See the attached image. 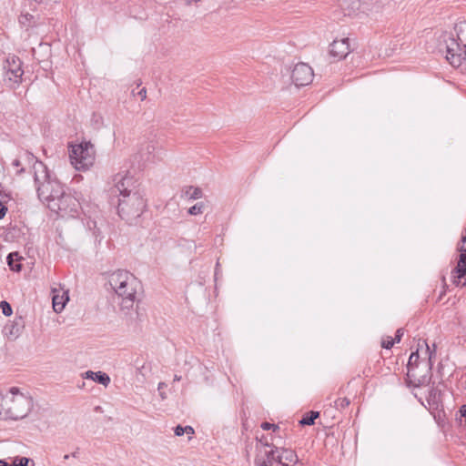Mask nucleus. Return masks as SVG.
I'll return each mask as SVG.
<instances>
[{
  "instance_id": "8",
  "label": "nucleus",
  "mask_w": 466,
  "mask_h": 466,
  "mask_svg": "<svg viewBox=\"0 0 466 466\" xmlns=\"http://www.w3.org/2000/svg\"><path fill=\"white\" fill-rule=\"evenodd\" d=\"M47 208L62 218H76L79 216L81 209L79 201L74 196L66 192L56 201L49 203Z\"/></svg>"
},
{
  "instance_id": "2",
  "label": "nucleus",
  "mask_w": 466,
  "mask_h": 466,
  "mask_svg": "<svg viewBox=\"0 0 466 466\" xmlns=\"http://www.w3.org/2000/svg\"><path fill=\"white\" fill-rule=\"evenodd\" d=\"M33 408L30 396L11 388L5 395H0V419L21 420L28 415Z\"/></svg>"
},
{
  "instance_id": "11",
  "label": "nucleus",
  "mask_w": 466,
  "mask_h": 466,
  "mask_svg": "<svg viewBox=\"0 0 466 466\" xmlns=\"http://www.w3.org/2000/svg\"><path fill=\"white\" fill-rule=\"evenodd\" d=\"M22 61L16 56H9L5 61L6 77L9 81L17 84L24 75Z\"/></svg>"
},
{
  "instance_id": "35",
  "label": "nucleus",
  "mask_w": 466,
  "mask_h": 466,
  "mask_svg": "<svg viewBox=\"0 0 466 466\" xmlns=\"http://www.w3.org/2000/svg\"><path fill=\"white\" fill-rule=\"evenodd\" d=\"M167 386V385L165 382H159L158 385H157V390L159 391V395H160L162 400H166L167 399V394H166L165 391H161V389H164Z\"/></svg>"
},
{
  "instance_id": "9",
  "label": "nucleus",
  "mask_w": 466,
  "mask_h": 466,
  "mask_svg": "<svg viewBox=\"0 0 466 466\" xmlns=\"http://www.w3.org/2000/svg\"><path fill=\"white\" fill-rule=\"evenodd\" d=\"M115 187L119 192V198L123 195H130L133 192H139L137 185L133 176L128 173L116 174L114 177Z\"/></svg>"
},
{
  "instance_id": "10",
  "label": "nucleus",
  "mask_w": 466,
  "mask_h": 466,
  "mask_svg": "<svg viewBox=\"0 0 466 466\" xmlns=\"http://www.w3.org/2000/svg\"><path fill=\"white\" fill-rule=\"evenodd\" d=\"M291 79L297 86H307L313 79V71L311 67L305 64H297L291 73Z\"/></svg>"
},
{
  "instance_id": "29",
  "label": "nucleus",
  "mask_w": 466,
  "mask_h": 466,
  "mask_svg": "<svg viewBox=\"0 0 466 466\" xmlns=\"http://www.w3.org/2000/svg\"><path fill=\"white\" fill-rule=\"evenodd\" d=\"M0 309H2V313L5 317H9L13 313L10 304L5 300L0 302Z\"/></svg>"
},
{
  "instance_id": "47",
  "label": "nucleus",
  "mask_w": 466,
  "mask_h": 466,
  "mask_svg": "<svg viewBox=\"0 0 466 466\" xmlns=\"http://www.w3.org/2000/svg\"><path fill=\"white\" fill-rule=\"evenodd\" d=\"M23 171H24V169H23V168H20V169H18V170H17V172H16V173H17V174H21Z\"/></svg>"
},
{
  "instance_id": "21",
  "label": "nucleus",
  "mask_w": 466,
  "mask_h": 466,
  "mask_svg": "<svg viewBox=\"0 0 466 466\" xmlns=\"http://www.w3.org/2000/svg\"><path fill=\"white\" fill-rule=\"evenodd\" d=\"M21 257L17 253H10L7 256V263L10 268L14 271L19 272L22 268V265L19 262Z\"/></svg>"
},
{
  "instance_id": "26",
  "label": "nucleus",
  "mask_w": 466,
  "mask_h": 466,
  "mask_svg": "<svg viewBox=\"0 0 466 466\" xmlns=\"http://www.w3.org/2000/svg\"><path fill=\"white\" fill-rule=\"evenodd\" d=\"M453 282L455 283L457 288H462L466 285V274L462 272H457L454 277Z\"/></svg>"
},
{
  "instance_id": "43",
  "label": "nucleus",
  "mask_w": 466,
  "mask_h": 466,
  "mask_svg": "<svg viewBox=\"0 0 466 466\" xmlns=\"http://www.w3.org/2000/svg\"><path fill=\"white\" fill-rule=\"evenodd\" d=\"M139 95L141 96L142 99H144V98L146 97V90H144V89H143V90H141V91L139 92Z\"/></svg>"
},
{
  "instance_id": "42",
  "label": "nucleus",
  "mask_w": 466,
  "mask_h": 466,
  "mask_svg": "<svg viewBox=\"0 0 466 466\" xmlns=\"http://www.w3.org/2000/svg\"><path fill=\"white\" fill-rule=\"evenodd\" d=\"M465 243H466V238H463V239H462V244H461V248H460V250H461V251H464V250H466V245H465Z\"/></svg>"
},
{
  "instance_id": "4",
  "label": "nucleus",
  "mask_w": 466,
  "mask_h": 466,
  "mask_svg": "<svg viewBox=\"0 0 466 466\" xmlns=\"http://www.w3.org/2000/svg\"><path fill=\"white\" fill-rule=\"evenodd\" d=\"M423 345L425 349L421 350V354L424 355V359H428L429 363L425 364V368H427L426 373L423 375L419 374V365L418 360L420 359L419 350L415 352H412L410 356L407 369V377L409 386L418 388L421 386H425L431 381V359L435 356V350H431L429 345L423 341Z\"/></svg>"
},
{
  "instance_id": "27",
  "label": "nucleus",
  "mask_w": 466,
  "mask_h": 466,
  "mask_svg": "<svg viewBox=\"0 0 466 466\" xmlns=\"http://www.w3.org/2000/svg\"><path fill=\"white\" fill-rule=\"evenodd\" d=\"M457 272H462L466 274V254L461 253L460 257V260L458 261Z\"/></svg>"
},
{
  "instance_id": "15",
  "label": "nucleus",
  "mask_w": 466,
  "mask_h": 466,
  "mask_svg": "<svg viewBox=\"0 0 466 466\" xmlns=\"http://www.w3.org/2000/svg\"><path fill=\"white\" fill-rule=\"evenodd\" d=\"M276 451L277 462L281 466H292L299 461L297 454L292 450L276 448Z\"/></svg>"
},
{
  "instance_id": "18",
  "label": "nucleus",
  "mask_w": 466,
  "mask_h": 466,
  "mask_svg": "<svg viewBox=\"0 0 466 466\" xmlns=\"http://www.w3.org/2000/svg\"><path fill=\"white\" fill-rule=\"evenodd\" d=\"M427 402L430 407V409L437 408L439 405V402L441 401V390L435 387H432L428 393L427 396Z\"/></svg>"
},
{
  "instance_id": "45",
  "label": "nucleus",
  "mask_w": 466,
  "mask_h": 466,
  "mask_svg": "<svg viewBox=\"0 0 466 466\" xmlns=\"http://www.w3.org/2000/svg\"><path fill=\"white\" fill-rule=\"evenodd\" d=\"M77 451H74L73 453L70 454L71 457H74V458H76L77 457Z\"/></svg>"
},
{
  "instance_id": "39",
  "label": "nucleus",
  "mask_w": 466,
  "mask_h": 466,
  "mask_svg": "<svg viewBox=\"0 0 466 466\" xmlns=\"http://www.w3.org/2000/svg\"><path fill=\"white\" fill-rule=\"evenodd\" d=\"M7 211V208L0 202V219L3 218Z\"/></svg>"
},
{
  "instance_id": "24",
  "label": "nucleus",
  "mask_w": 466,
  "mask_h": 466,
  "mask_svg": "<svg viewBox=\"0 0 466 466\" xmlns=\"http://www.w3.org/2000/svg\"><path fill=\"white\" fill-rule=\"evenodd\" d=\"M19 23L24 26H31L35 24V17L28 13L22 14L19 17Z\"/></svg>"
},
{
  "instance_id": "23",
  "label": "nucleus",
  "mask_w": 466,
  "mask_h": 466,
  "mask_svg": "<svg viewBox=\"0 0 466 466\" xmlns=\"http://www.w3.org/2000/svg\"><path fill=\"white\" fill-rule=\"evenodd\" d=\"M319 416V411H310V413L305 415L300 420L301 425H313L315 420Z\"/></svg>"
},
{
  "instance_id": "40",
  "label": "nucleus",
  "mask_w": 466,
  "mask_h": 466,
  "mask_svg": "<svg viewBox=\"0 0 466 466\" xmlns=\"http://www.w3.org/2000/svg\"><path fill=\"white\" fill-rule=\"evenodd\" d=\"M185 433L190 435L189 439H191V436L194 434V430L191 426H185L184 427Z\"/></svg>"
},
{
  "instance_id": "36",
  "label": "nucleus",
  "mask_w": 466,
  "mask_h": 466,
  "mask_svg": "<svg viewBox=\"0 0 466 466\" xmlns=\"http://www.w3.org/2000/svg\"><path fill=\"white\" fill-rule=\"evenodd\" d=\"M257 440L261 444L262 447L265 448V450H267L268 448H271L272 446L268 442V441L264 438V436H262L261 438H258L257 436Z\"/></svg>"
},
{
  "instance_id": "33",
  "label": "nucleus",
  "mask_w": 466,
  "mask_h": 466,
  "mask_svg": "<svg viewBox=\"0 0 466 466\" xmlns=\"http://www.w3.org/2000/svg\"><path fill=\"white\" fill-rule=\"evenodd\" d=\"M261 428H262V430H264V431L272 430L273 431H276L277 430H279V425H277V424H271V423L267 422V421H265V422H263V423L261 424Z\"/></svg>"
},
{
  "instance_id": "5",
  "label": "nucleus",
  "mask_w": 466,
  "mask_h": 466,
  "mask_svg": "<svg viewBox=\"0 0 466 466\" xmlns=\"http://www.w3.org/2000/svg\"><path fill=\"white\" fill-rule=\"evenodd\" d=\"M100 280L106 291H117L118 289L137 291L143 289L137 277L122 269L102 274Z\"/></svg>"
},
{
  "instance_id": "22",
  "label": "nucleus",
  "mask_w": 466,
  "mask_h": 466,
  "mask_svg": "<svg viewBox=\"0 0 466 466\" xmlns=\"http://www.w3.org/2000/svg\"><path fill=\"white\" fill-rule=\"evenodd\" d=\"M185 197L188 199H198L202 198V190L198 187H188L185 190Z\"/></svg>"
},
{
  "instance_id": "17",
  "label": "nucleus",
  "mask_w": 466,
  "mask_h": 466,
  "mask_svg": "<svg viewBox=\"0 0 466 466\" xmlns=\"http://www.w3.org/2000/svg\"><path fill=\"white\" fill-rule=\"evenodd\" d=\"M83 378L92 380L99 384L104 385L105 387L110 383V377L102 371L95 372L92 370H87L83 374Z\"/></svg>"
},
{
  "instance_id": "16",
  "label": "nucleus",
  "mask_w": 466,
  "mask_h": 466,
  "mask_svg": "<svg viewBox=\"0 0 466 466\" xmlns=\"http://www.w3.org/2000/svg\"><path fill=\"white\" fill-rule=\"evenodd\" d=\"M68 301V293H54V296L52 297L54 311L56 313H61Z\"/></svg>"
},
{
  "instance_id": "46",
  "label": "nucleus",
  "mask_w": 466,
  "mask_h": 466,
  "mask_svg": "<svg viewBox=\"0 0 466 466\" xmlns=\"http://www.w3.org/2000/svg\"><path fill=\"white\" fill-rule=\"evenodd\" d=\"M70 457H71V456H70V454H66V455L64 456V459H65V460H68Z\"/></svg>"
},
{
  "instance_id": "32",
  "label": "nucleus",
  "mask_w": 466,
  "mask_h": 466,
  "mask_svg": "<svg viewBox=\"0 0 466 466\" xmlns=\"http://www.w3.org/2000/svg\"><path fill=\"white\" fill-rule=\"evenodd\" d=\"M255 464L256 466H271L270 461H265V459L261 457V455L259 454L257 456L255 460Z\"/></svg>"
},
{
  "instance_id": "30",
  "label": "nucleus",
  "mask_w": 466,
  "mask_h": 466,
  "mask_svg": "<svg viewBox=\"0 0 466 466\" xmlns=\"http://www.w3.org/2000/svg\"><path fill=\"white\" fill-rule=\"evenodd\" d=\"M350 405V400L347 398H339L334 401L336 409H344Z\"/></svg>"
},
{
  "instance_id": "31",
  "label": "nucleus",
  "mask_w": 466,
  "mask_h": 466,
  "mask_svg": "<svg viewBox=\"0 0 466 466\" xmlns=\"http://www.w3.org/2000/svg\"><path fill=\"white\" fill-rule=\"evenodd\" d=\"M203 208L204 205L202 203H198L188 209V213L194 216L201 214L203 212Z\"/></svg>"
},
{
  "instance_id": "14",
  "label": "nucleus",
  "mask_w": 466,
  "mask_h": 466,
  "mask_svg": "<svg viewBox=\"0 0 466 466\" xmlns=\"http://www.w3.org/2000/svg\"><path fill=\"white\" fill-rule=\"evenodd\" d=\"M25 328V320L22 316H15L14 320L9 321L4 328L5 336L10 339H17Z\"/></svg>"
},
{
  "instance_id": "44",
  "label": "nucleus",
  "mask_w": 466,
  "mask_h": 466,
  "mask_svg": "<svg viewBox=\"0 0 466 466\" xmlns=\"http://www.w3.org/2000/svg\"><path fill=\"white\" fill-rule=\"evenodd\" d=\"M179 380H181V376H179V375H175V376H174V381H179Z\"/></svg>"
},
{
  "instance_id": "37",
  "label": "nucleus",
  "mask_w": 466,
  "mask_h": 466,
  "mask_svg": "<svg viewBox=\"0 0 466 466\" xmlns=\"http://www.w3.org/2000/svg\"><path fill=\"white\" fill-rule=\"evenodd\" d=\"M174 432L177 436H182L185 434V430H184V427L183 426H180V425H177L175 429H174Z\"/></svg>"
},
{
  "instance_id": "20",
  "label": "nucleus",
  "mask_w": 466,
  "mask_h": 466,
  "mask_svg": "<svg viewBox=\"0 0 466 466\" xmlns=\"http://www.w3.org/2000/svg\"><path fill=\"white\" fill-rule=\"evenodd\" d=\"M34 461L26 457H15L11 463L0 460V466H34Z\"/></svg>"
},
{
  "instance_id": "19",
  "label": "nucleus",
  "mask_w": 466,
  "mask_h": 466,
  "mask_svg": "<svg viewBox=\"0 0 466 466\" xmlns=\"http://www.w3.org/2000/svg\"><path fill=\"white\" fill-rule=\"evenodd\" d=\"M346 15H352L360 8V0H339Z\"/></svg>"
},
{
  "instance_id": "13",
  "label": "nucleus",
  "mask_w": 466,
  "mask_h": 466,
  "mask_svg": "<svg viewBox=\"0 0 466 466\" xmlns=\"http://www.w3.org/2000/svg\"><path fill=\"white\" fill-rule=\"evenodd\" d=\"M329 55L337 59L345 58L350 53V43L348 38L335 39L329 46Z\"/></svg>"
},
{
  "instance_id": "7",
  "label": "nucleus",
  "mask_w": 466,
  "mask_h": 466,
  "mask_svg": "<svg viewBox=\"0 0 466 466\" xmlns=\"http://www.w3.org/2000/svg\"><path fill=\"white\" fill-rule=\"evenodd\" d=\"M69 157L72 166L76 170H87L95 163V147L90 142H82L72 145L69 150Z\"/></svg>"
},
{
  "instance_id": "12",
  "label": "nucleus",
  "mask_w": 466,
  "mask_h": 466,
  "mask_svg": "<svg viewBox=\"0 0 466 466\" xmlns=\"http://www.w3.org/2000/svg\"><path fill=\"white\" fill-rule=\"evenodd\" d=\"M135 293H114L112 301L119 307V309L124 314H129L133 310L135 305Z\"/></svg>"
},
{
  "instance_id": "41",
  "label": "nucleus",
  "mask_w": 466,
  "mask_h": 466,
  "mask_svg": "<svg viewBox=\"0 0 466 466\" xmlns=\"http://www.w3.org/2000/svg\"><path fill=\"white\" fill-rule=\"evenodd\" d=\"M12 166L15 167H19L21 166V162L19 159H14L12 162Z\"/></svg>"
},
{
  "instance_id": "1",
  "label": "nucleus",
  "mask_w": 466,
  "mask_h": 466,
  "mask_svg": "<svg viewBox=\"0 0 466 466\" xmlns=\"http://www.w3.org/2000/svg\"><path fill=\"white\" fill-rule=\"evenodd\" d=\"M441 52L453 67L466 72V20L459 21L439 38Z\"/></svg>"
},
{
  "instance_id": "38",
  "label": "nucleus",
  "mask_w": 466,
  "mask_h": 466,
  "mask_svg": "<svg viewBox=\"0 0 466 466\" xmlns=\"http://www.w3.org/2000/svg\"><path fill=\"white\" fill-rule=\"evenodd\" d=\"M403 334H404V330H403L402 329H397V331H396V336H395V339H394V340H395V342H396V341H397V342H400V341L401 337L403 336Z\"/></svg>"
},
{
  "instance_id": "34",
  "label": "nucleus",
  "mask_w": 466,
  "mask_h": 466,
  "mask_svg": "<svg viewBox=\"0 0 466 466\" xmlns=\"http://www.w3.org/2000/svg\"><path fill=\"white\" fill-rule=\"evenodd\" d=\"M394 343L395 340L389 337L387 339L382 340L381 346L382 348L389 350L393 347Z\"/></svg>"
},
{
  "instance_id": "25",
  "label": "nucleus",
  "mask_w": 466,
  "mask_h": 466,
  "mask_svg": "<svg viewBox=\"0 0 466 466\" xmlns=\"http://www.w3.org/2000/svg\"><path fill=\"white\" fill-rule=\"evenodd\" d=\"M264 456H262L265 461H269L270 464H273V461H277V451L276 448L273 449L272 447L269 450H264Z\"/></svg>"
},
{
  "instance_id": "28",
  "label": "nucleus",
  "mask_w": 466,
  "mask_h": 466,
  "mask_svg": "<svg viewBox=\"0 0 466 466\" xmlns=\"http://www.w3.org/2000/svg\"><path fill=\"white\" fill-rule=\"evenodd\" d=\"M157 147L153 142H146L141 146V150L145 151L148 156L153 154Z\"/></svg>"
},
{
  "instance_id": "6",
  "label": "nucleus",
  "mask_w": 466,
  "mask_h": 466,
  "mask_svg": "<svg viewBox=\"0 0 466 466\" xmlns=\"http://www.w3.org/2000/svg\"><path fill=\"white\" fill-rule=\"evenodd\" d=\"M147 208V200L140 192L123 195L118 199V215L127 221H133L139 218Z\"/></svg>"
},
{
  "instance_id": "3",
  "label": "nucleus",
  "mask_w": 466,
  "mask_h": 466,
  "mask_svg": "<svg viewBox=\"0 0 466 466\" xmlns=\"http://www.w3.org/2000/svg\"><path fill=\"white\" fill-rule=\"evenodd\" d=\"M35 168V180L37 183L39 198L48 207L49 203L56 201L65 193L63 185L53 177L42 163H36Z\"/></svg>"
}]
</instances>
